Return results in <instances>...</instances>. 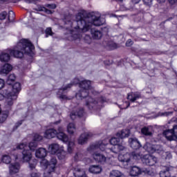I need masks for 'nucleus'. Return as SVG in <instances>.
<instances>
[{
    "label": "nucleus",
    "mask_w": 177,
    "mask_h": 177,
    "mask_svg": "<svg viewBox=\"0 0 177 177\" xmlns=\"http://www.w3.org/2000/svg\"><path fill=\"white\" fill-rule=\"evenodd\" d=\"M72 15L66 16L64 19V28L68 30L70 36L69 41L81 39L82 32H86L92 28V26H103L106 23V19L100 17L99 12H91L87 17H84V14L79 12L75 16V20L71 21Z\"/></svg>",
    "instance_id": "1"
},
{
    "label": "nucleus",
    "mask_w": 177,
    "mask_h": 177,
    "mask_svg": "<svg viewBox=\"0 0 177 177\" xmlns=\"http://www.w3.org/2000/svg\"><path fill=\"white\" fill-rule=\"evenodd\" d=\"M123 142L119 137H113L111 140L106 139L91 145L87 148V151L92 153L95 150L100 149L101 151H104L105 153L117 154L118 151H124L125 150V145Z\"/></svg>",
    "instance_id": "2"
},
{
    "label": "nucleus",
    "mask_w": 177,
    "mask_h": 177,
    "mask_svg": "<svg viewBox=\"0 0 177 177\" xmlns=\"http://www.w3.org/2000/svg\"><path fill=\"white\" fill-rule=\"evenodd\" d=\"M24 53L30 57L34 56V46L28 39H26L20 40L14 50H8L1 53L0 60L1 62H8L10 60V56L21 59V57H23Z\"/></svg>",
    "instance_id": "3"
},
{
    "label": "nucleus",
    "mask_w": 177,
    "mask_h": 177,
    "mask_svg": "<svg viewBox=\"0 0 177 177\" xmlns=\"http://www.w3.org/2000/svg\"><path fill=\"white\" fill-rule=\"evenodd\" d=\"M44 139L42 136L38 133L33 135V141L30 142L28 145L27 142L20 143L17 146V150H22V161L23 162H30L32 158V153L31 151H35L38 147V142Z\"/></svg>",
    "instance_id": "4"
},
{
    "label": "nucleus",
    "mask_w": 177,
    "mask_h": 177,
    "mask_svg": "<svg viewBox=\"0 0 177 177\" xmlns=\"http://www.w3.org/2000/svg\"><path fill=\"white\" fill-rule=\"evenodd\" d=\"M73 84H79L81 90L76 93L77 99H84L88 95H89V92H91L93 95L96 93V91L93 90V88L91 87V81L89 80H82L80 81V79L75 78L74 80Z\"/></svg>",
    "instance_id": "5"
},
{
    "label": "nucleus",
    "mask_w": 177,
    "mask_h": 177,
    "mask_svg": "<svg viewBox=\"0 0 177 177\" xmlns=\"http://www.w3.org/2000/svg\"><path fill=\"white\" fill-rule=\"evenodd\" d=\"M106 154L109 155L106 156L100 152H94L92 153V157L95 161L100 164H106V162H107L111 165H118V164H117V158L114 157L113 153H106Z\"/></svg>",
    "instance_id": "6"
},
{
    "label": "nucleus",
    "mask_w": 177,
    "mask_h": 177,
    "mask_svg": "<svg viewBox=\"0 0 177 177\" xmlns=\"http://www.w3.org/2000/svg\"><path fill=\"white\" fill-rule=\"evenodd\" d=\"M57 165V160L55 158H52L50 162L46 159H42L40 165L41 168H45L44 177H53Z\"/></svg>",
    "instance_id": "7"
},
{
    "label": "nucleus",
    "mask_w": 177,
    "mask_h": 177,
    "mask_svg": "<svg viewBox=\"0 0 177 177\" xmlns=\"http://www.w3.org/2000/svg\"><path fill=\"white\" fill-rule=\"evenodd\" d=\"M142 158V155L138 151L132 152L131 154L126 153L124 154L120 153L118 156V160L120 162L124 165H128V162H135V161H139Z\"/></svg>",
    "instance_id": "8"
},
{
    "label": "nucleus",
    "mask_w": 177,
    "mask_h": 177,
    "mask_svg": "<svg viewBox=\"0 0 177 177\" xmlns=\"http://www.w3.org/2000/svg\"><path fill=\"white\" fill-rule=\"evenodd\" d=\"M58 131H57V138L59 139V140H61L64 143H67L68 144V153H73V149L74 147V142L73 141H69L68 140V136L67 134L64 133V128L63 127L59 126L57 129Z\"/></svg>",
    "instance_id": "9"
},
{
    "label": "nucleus",
    "mask_w": 177,
    "mask_h": 177,
    "mask_svg": "<svg viewBox=\"0 0 177 177\" xmlns=\"http://www.w3.org/2000/svg\"><path fill=\"white\" fill-rule=\"evenodd\" d=\"M21 91V85L19 82H16L12 86V93H11L10 96L8 97L5 102V106L6 109H10V107H12L13 106V100H15V99L17 97V95H16V93H19Z\"/></svg>",
    "instance_id": "10"
},
{
    "label": "nucleus",
    "mask_w": 177,
    "mask_h": 177,
    "mask_svg": "<svg viewBox=\"0 0 177 177\" xmlns=\"http://www.w3.org/2000/svg\"><path fill=\"white\" fill-rule=\"evenodd\" d=\"M142 174H145V175H149V176H154V171H150L147 169H141L139 167L134 166L131 167L130 170V176L133 177L139 176V175H142Z\"/></svg>",
    "instance_id": "11"
},
{
    "label": "nucleus",
    "mask_w": 177,
    "mask_h": 177,
    "mask_svg": "<svg viewBox=\"0 0 177 177\" xmlns=\"http://www.w3.org/2000/svg\"><path fill=\"white\" fill-rule=\"evenodd\" d=\"M140 160L142 161L143 164H146V165H149V167H153V165L157 164V158L155 156L147 154L142 157V153H140Z\"/></svg>",
    "instance_id": "12"
},
{
    "label": "nucleus",
    "mask_w": 177,
    "mask_h": 177,
    "mask_svg": "<svg viewBox=\"0 0 177 177\" xmlns=\"http://www.w3.org/2000/svg\"><path fill=\"white\" fill-rule=\"evenodd\" d=\"M143 149L146 150L148 153H151L153 154V153H160V151L162 150V147L160 145H154L151 143L147 142L144 147Z\"/></svg>",
    "instance_id": "13"
},
{
    "label": "nucleus",
    "mask_w": 177,
    "mask_h": 177,
    "mask_svg": "<svg viewBox=\"0 0 177 177\" xmlns=\"http://www.w3.org/2000/svg\"><path fill=\"white\" fill-rule=\"evenodd\" d=\"M177 129V125H174L171 130H167L163 131V136L167 139V140H176L177 136L175 135V131Z\"/></svg>",
    "instance_id": "14"
},
{
    "label": "nucleus",
    "mask_w": 177,
    "mask_h": 177,
    "mask_svg": "<svg viewBox=\"0 0 177 177\" xmlns=\"http://www.w3.org/2000/svg\"><path fill=\"white\" fill-rule=\"evenodd\" d=\"M63 146H60L57 143H53L48 146V150L50 154H57L60 151H63Z\"/></svg>",
    "instance_id": "15"
},
{
    "label": "nucleus",
    "mask_w": 177,
    "mask_h": 177,
    "mask_svg": "<svg viewBox=\"0 0 177 177\" xmlns=\"http://www.w3.org/2000/svg\"><path fill=\"white\" fill-rule=\"evenodd\" d=\"M13 70V66L10 64H5L0 67V75H8Z\"/></svg>",
    "instance_id": "16"
},
{
    "label": "nucleus",
    "mask_w": 177,
    "mask_h": 177,
    "mask_svg": "<svg viewBox=\"0 0 177 177\" xmlns=\"http://www.w3.org/2000/svg\"><path fill=\"white\" fill-rule=\"evenodd\" d=\"M129 143L131 148L133 149L134 150H138V149H140V147H142V145L136 138H130L129 139Z\"/></svg>",
    "instance_id": "17"
},
{
    "label": "nucleus",
    "mask_w": 177,
    "mask_h": 177,
    "mask_svg": "<svg viewBox=\"0 0 177 177\" xmlns=\"http://www.w3.org/2000/svg\"><path fill=\"white\" fill-rule=\"evenodd\" d=\"M10 174L13 176L15 174H18L20 171V164L19 162H15L10 165L9 167Z\"/></svg>",
    "instance_id": "18"
},
{
    "label": "nucleus",
    "mask_w": 177,
    "mask_h": 177,
    "mask_svg": "<svg viewBox=\"0 0 177 177\" xmlns=\"http://www.w3.org/2000/svg\"><path fill=\"white\" fill-rule=\"evenodd\" d=\"M56 137L57 138V131L54 129H47L44 133V138L46 139H52Z\"/></svg>",
    "instance_id": "19"
},
{
    "label": "nucleus",
    "mask_w": 177,
    "mask_h": 177,
    "mask_svg": "<svg viewBox=\"0 0 177 177\" xmlns=\"http://www.w3.org/2000/svg\"><path fill=\"white\" fill-rule=\"evenodd\" d=\"M48 154V151L45 148H39L35 151V157L37 158H45Z\"/></svg>",
    "instance_id": "20"
},
{
    "label": "nucleus",
    "mask_w": 177,
    "mask_h": 177,
    "mask_svg": "<svg viewBox=\"0 0 177 177\" xmlns=\"http://www.w3.org/2000/svg\"><path fill=\"white\" fill-rule=\"evenodd\" d=\"M131 135V131L129 129H123L116 133L117 138L120 139H124V138H128Z\"/></svg>",
    "instance_id": "21"
},
{
    "label": "nucleus",
    "mask_w": 177,
    "mask_h": 177,
    "mask_svg": "<svg viewBox=\"0 0 177 177\" xmlns=\"http://www.w3.org/2000/svg\"><path fill=\"white\" fill-rule=\"evenodd\" d=\"M89 172L91 174H94L97 175L98 174H101L103 171V169L102 168V166L99 165H92L88 169Z\"/></svg>",
    "instance_id": "22"
},
{
    "label": "nucleus",
    "mask_w": 177,
    "mask_h": 177,
    "mask_svg": "<svg viewBox=\"0 0 177 177\" xmlns=\"http://www.w3.org/2000/svg\"><path fill=\"white\" fill-rule=\"evenodd\" d=\"M73 175L75 177H88L85 174V170L78 167L75 168Z\"/></svg>",
    "instance_id": "23"
},
{
    "label": "nucleus",
    "mask_w": 177,
    "mask_h": 177,
    "mask_svg": "<svg viewBox=\"0 0 177 177\" xmlns=\"http://www.w3.org/2000/svg\"><path fill=\"white\" fill-rule=\"evenodd\" d=\"M90 137L91 136L89 135L88 133H84L82 134L78 139L79 145H85V143L88 142V139H89Z\"/></svg>",
    "instance_id": "24"
},
{
    "label": "nucleus",
    "mask_w": 177,
    "mask_h": 177,
    "mask_svg": "<svg viewBox=\"0 0 177 177\" xmlns=\"http://www.w3.org/2000/svg\"><path fill=\"white\" fill-rule=\"evenodd\" d=\"M91 35L94 39H100L103 35L102 32L95 29H91Z\"/></svg>",
    "instance_id": "25"
},
{
    "label": "nucleus",
    "mask_w": 177,
    "mask_h": 177,
    "mask_svg": "<svg viewBox=\"0 0 177 177\" xmlns=\"http://www.w3.org/2000/svg\"><path fill=\"white\" fill-rule=\"evenodd\" d=\"M140 97V94L138 93H131L128 95L127 99L131 102H135V100H138Z\"/></svg>",
    "instance_id": "26"
},
{
    "label": "nucleus",
    "mask_w": 177,
    "mask_h": 177,
    "mask_svg": "<svg viewBox=\"0 0 177 177\" xmlns=\"http://www.w3.org/2000/svg\"><path fill=\"white\" fill-rule=\"evenodd\" d=\"M96 104H97V102L96 100H93V98L88 97V102H86V106H88V109H93V107H95V106H96Z\"/></svg>",
    "instance_id": "27"
},
{
    "label": "nucleus",
    "mask_w": 177,
    "mask_h": 177,
    "mask_svg": "<svg viewBox=\"0 0 177 177\" xmlns=\"http://www.w3.org/2000/svg\"><path fill=\"white\" fill-rule=\"evenodd\" d=\"M82 115H84V110L81 109L77 113H75L74 111L71 112V120H75L77 117H82Z\"/></svg>",
    "instance_id": "28"
},
{
    "label": "nucleus",
    "mask_w": 177,
    "mask_h": 177,
    "mask_svg": "<svg viewBox=\"0 0 177 177\" xmlns=\"http://www.w3.org/2000/svg\"><path fill=\"white\" fill-rule=\"evenodd\" d=\"M75 131H76L75 124L74 123H69L67 126L68 133L73 135V133H74Z\"/></svg>",
    "instance_id": "29"
},
{
    "label": "nucleus",
    "mask_w": 177,
    "mask_h": 177,
    "mask_svg": "<svg viewBox=\"0 0 177 177\" xmlns=\"http://www.w3.org/2000/svg\"><path fill=\"white\" fill-rule=\"evenodd\" d=\"M57 156L59 160H66V157H67V152L64 151V148L62 149V151H60L57 153Z\"/></svg>",
    "instance_id": "30"
},
{
    "label": "nucleus",
    "mask_w": 177,
    "mask_h": 177,
    "mask_svg": "<svg viewBox=\"0 0 177 177\" xmlns=\"http://www.w3.org/2000/svg\"><path fill=\"white\" fill-rule=\"evenodd\" d=\"M71 85L73 84H68L67 86H66L65 88L60 89L59 91L58 92V95H59V98L62 99V100H66L67 99V96L65 95H60V93H62V92H64V91H66V89H68V88H71Z\"/></svg>",
    "instance_id": "31"
},
{
    "label": "nucleus",
    "mask_w": 177,
    "mask_h": 177,
    "mask_svg": "<svg viewBox=\"0 0 177 177\" xmlns=\"http://www.w3.org/2000/svg\"><path fill=\"white\" fill-rule=\"evenodd\" d=\"M141 133H142V135H145V136H151L152 133L150 131V127H143L141 129Z\"/></svg>",
    "instance_id": "32"
},
{
    "label": "nucleus",
    "mask_w": 177,
    "mask_h": 177,
    "mask_svg": "<svg viewBox=\"0 0 177 177\" xmlns=\"http://www.w3.org/2000/svg\"><path fill=\"white\" fill-rule=\"evenodd\" d=\"M159 151L162 153V158H165V160H171V158H172V154H171L169 152L162 151V150Z\"/></svg>",
    "instance_id": "33"
},
{
    "label": "nucleus",
    "mask_w": 177,
    "mask_h": 177,
    "mask_svg": "<svg viewBox=\"0 0 177 177\" xmlns=\"http://www.w3.org/2000/svg\"><path fill=\"white\" fill-rule=\"evenodd\" d=\"M122 173L118 170H112L109 174V177H122Z\"/></svg>",
    "instance_id": "34"
},
{
    "label": "nucleus",
    "mask_w": 177,
    "mask_h": 177,
    "mask_svg": "<svg viewBox=\"0 0 177 177\" xmlns=\"http://www.w3.org/2000/svg\"><path fill=\"white\" fill-rule=\"evenodd\" d=\"M16 80V75L15 74H10L7 78L6 82L8 85H11L12 82H15Z\"/></svg>",
    "instance_id": "35"
},
{
    "label": "nucleus",
    "mask_w": 177,
    "mask_h": 177,
    "mask_svg": "<svg viewBox=\"0 0 177 177\" xmlns=\"http://www.w3.org/2000/svg\"><path fill=\"white\" fill-rule=\"evenodd\" d=\"M8 118V111L1 112L0 108V122H5Z\"/></svg>",
    "instance_id": "36"
},
{
    "label": "nucleus",
    "mask_w": 177,
    "mask_h": 177,
    "mask_svg": "<svg viewBox=\"0 0 177 177\" xmlns=\"http://www.w3.org/2000/svg\"><path fill=\"white\" fill-rule=\"evenodd\" d=\"M1 160L3 162H4V164H10V161H12V158H10V156H9V155H3Z\"/></svg>",
    "instance_id": "37"
},
{
    "label": "nucleus",
    "mask_w": 177,
    "mask_h": 177,
    "mask_svg": "<svg viewBox=\"0 0 177 177\" xmlns=\"http://www.w3.org/2000/svg\"><path fill=\"white\" fill-rule=\"evenodd\" d=\"M169 169L167 168L166 170H162L160 172V177H169Z\"/></svg>",
    "instance_id": "38"
},
{
    "label": "nucleus",
    "mask_w": 177,
    "mask_h": 177,
    "mask_svg": "<svg viewBox=\"0 0 177 177\" xmlns=\"http://www.w3.org/2000/svg\"><path fill=\"white\" fill-rule=\"evenodd\" d=\"M37 10L39 12H46V13H48V15H51L52 13V10H48L46 8L42 6H39L37 7Z\"/></svg>",
    "instance_id": "39"
},
{
    "label": "nucleus",
    "mask_w": 177,
    "mask_h": 177,
    "mask_svg": "<svg viewBox=\"0 0 177 177\" xmlns=\"http://www.w3.org/2000/svg\"><path fill=\"white\" fill-rule=\"evenodd\" d=\"M37 167V160H34L32 162H29V168L32 171L35 169V167Z\"/></svg>",
    "instance_id": "40"
},
{
    "label": "nucleus",
    "mask_w": 177,
    "mask_h": 177,
    "mask_svg": "<svg viewBox=\"0 0 177 177\" xmlns=\"http://www.w3.org/2000/svg\"><path fill=\"white\" fill-rule=\"evenodd\" d=\"M82 153H77L75 154L74 158L75 161H81V160H82Z\"/></svg>",
    "instance_id": "41"
},
{
    "label": "nucleus",
    "mask_w": 177,
    "mask_h": 177,
    "mask_svg": "<svg viewBox=\"0 0 177 177\" xmlns=\"http://www.w3.org/2000/svg\"><path fill=\"white\" fill-rule=\"evenodd\" d=\"M40 176H41V174H39V173H38L37 170H34L30 173L29 177H40Z\"/></svg>",
    "instance_id": "42"
},
{
    "label": "nucleus",
    "mask_w": 177,
    "mask_h": 177,
    "mask_svg": "<svg viewBox=\"0 0 177 177\" xmlns=\"http://www.w3.org/2000/svg\"><path fill=\"white\" fill-rule=\"evenodd\" d=\"M84 41L86 44H91V42H92V39L91 38V36L86 35L84 37Z\"/></svg>",
    "instance_id": "43"
},
{
    "label": "nucleus",
    "mask_w": 177,
    "mask_h": 177,
    "mask_svg": "<svg viewBox=\"0 0 177 177\" xmlns=\"http://www.w3.org/2000/svg\"><path fill=\"white\" fill-rule=\"evenodd\" d=\"M8 13L6 12H3L0 14V20H5L6 19Z\"/></svg>",
    "instance_id": "44"
},
{
    "label": "nucleus",
    "mask_w": 177,
    "mask_h": 177,
    "mask_svg": "<svg viewBox=\"0 0 177 177\" xmlns=\"http://www.w3.org/2000/svg\"><path fill=\"white\" fill-rule=\"evenodd\" d=\"M3 2H12L13 3H17V2H20L21 0H1Z\"/></svg>",
    "instance_id": "45"
},
{
    "label": "nucleus",
    "mask_w": 177,
    "mask_h": 177,
    "mask_svg": "<svg viewBox=\"0 0 177 177\" xmlns=\"http://www.w3.org/2000/svg\"><path fill=\"white\" fill-rule=\"evenodd\" d=\"M46 6L48 9H56V5L55 4H47Z\"/></svg>",
    "instance_id": "46"
},
{
    "label": "nucleus",
    "mask_w": 177,
    "mask_h": 177,
    "mask_svg": "<svg viewBox=\"0 0 177 177\" xmlns=\"http://www.w3.org/2000/svg\"><path fill=\"white\" fill-rule=\"evenodd\" d=\"M46 34L47 35H52V28H47L46 30Z\"/></svg>",
    "instance_id": "47"
},
{
    "label": "nucleus",
    "mask_w": 177,
    "mask_h": 177,
    "mask_svg": "<svg viewBox=\"0 0 177 177\" xmlns=\"http://www.w3.org/2000/svg\"><path fill=\"white\" fill-rule=\"evenodd\" d=\"M5 86V80L0 79V89H2Z\"/></svg>",
    "instance_id": "48"
},
{
    "label": "nucleus",
    "mask_w": 177,
    "mask_h": 177,
    "mask_svg": "<svg viewBox=\"0 0 177 177\" xmlns=\"http://www.w3.org/2000/svg\"><path fill=\"white\" fill-rule=\"evenodd\" d=\"M133 44V41H132V40L131 39L127 40V41L126 42L127 46H131V45Z\"/></svg>",
    "instance_id": "49"
},
{
    "label": "nucleus",
    "mask_w": 177,
    "mask_h": 177,
    "mask_svg": "<svg viewBox=\"0 0 177 177\" xmlns=\"http://www.w3.org/2000/svg\"><path fill=\"white\" fill-rule=\"evenodd\" d=\"M144 1V3H145V5H148L149 6V5H151V3L153 2V0H143Z\"/></svg>",
    "instance_id": "50"
},
{
    "label": "nucleus",
    "mask_w": 177,
    "mask_h": 177,
    "mask_svg": "<svg viewBox=\"0 0 177 177\" xmlns=\"http://www.w3.org/2000/svg\"><path fill=\"white\" fill-rule=\"evenodd\" d=\"M176 2H177V0H169V3H170V5H175Z\"/></svg>",
    "instance_id": "51"
},
{
    "label": "nucleus",
    "mask_w": 177,
    "mask_h": 177,
    "mask_svg": "<svg viewBox=\"0 0 177 177\" xmlns=\"http://www.w3.org/2000/svg\"><path fill=\"white\" fill-rule=\"evenodd\" d=\"M124 104H125L126 106L124 107H121V109H128L129 107V102H125Z\"/></svg>",
    "instance_id": "52"
},
{
    "label": "nucleus",
    "mask_w": 177,
    "mask_h": 177,
    "mask_svg": "<svg viewBox=\"0 0 177 177\" xmlns=\"http://www.w3.org/2000/svg\"><path fill=\"white\" fill-rule=\"evenodd\" d=\"M21 123H22V121H20L16 123L15 124L16 128H17L18 127H20V125H21Z\"/></svg>",
    "instance_id": "53"
},
{
    "label": "nucleus",
    "mask_w": 177,
    "mask_h": 177,
    "mask_svg": "<svg viewBox=\"0 0 177 177\" xmlns=\"http://www.w3.org/2000/svg\"><path fill=\"white\" fill-rule=\"evenodd\" d=\"M24 2L26 3H32V0H24Z\"/></svg>",
    "instance_id": "54"
},
{
    "label": "nucleus",
    "mask_w": 177,
    "mask_h": 177,
    "mask_svg": "<svg viewBox=\"0 0 177 177\" xmlns=\"http://www.w3.org/2000/svg\"><path fill=\"white\" fill-rule=\"evenodd\" d=\"M133 3H139L140 2V0H131Z\"/></svg>",
    "instance_id": "55"
},
{
    "label": "nucleus",
    "mask_w": 177,
    "mask_h": 177,
    "mask_svg": "<svg viewBox=\"0 0 177 177\" xmlns=\"http://www.w3.org/2000/svg\"><path fill=\"white\" fill-rule=\"evenodd\" d=\"M9 15H12V16H14L15 15V12H13V11H10L9 12Z\"/></svg>",
    "instance_id": "56"
},
{
    "label": "nucleus",
    "mask_w": 177,
    "mask_h": 177,
    "mask_svg": "<svg viewBox=\"0 0 177 177\" xmlns=\"http://www.w3.org/2000/svg\"><path fill=\"white\" fill-rule=\"evenodd\" d=\"M163 115H169V113L166 112V113H165L163 114Z\"/></svg>",
    "instance_id": "57"
},
{
    "label": "nucleus",
    "mask_w": 177,
    "mask_h": 177,
    "mask_svg": "<svg viewBox=\"0 0 177 177\" xmlns=\"http://www.w3.org/2000/svg\"><path fill=\"white\" fill-rule=\"evenodd\" d=\"M19 159V157L18 156H16L15 157V160H18Z\"/></svg>",
    "instance_id": "58"
},
{
    "label": "nucleus",
    "mask_w": 177,
    "mask_h": 177,
    "mask_svg": "<svg viewBox=\"0 0 177 177\" xmlns=\"http://www.w3.org/2000/svg\"><path fill=\"white\" fill-rule=\"evenodd\" d=\"M102 102H104V99H102Z\"/></svg>",
    "instance_id": "59"
},
{
    "label": "nucleus",
    "mask_w": 177,
    "mask_h": 177,
    "mask_svg": "<svg viewBox=\"0 0 177 177\" xmlns=\"http://www.w3.org/2000/svg\"><path fill=\"white\" fill-rule=\"evenodd\" d=\"M8 20H10V17H8Z\"/></svg>",
    "instance_id": "60"
}]
</instances>
